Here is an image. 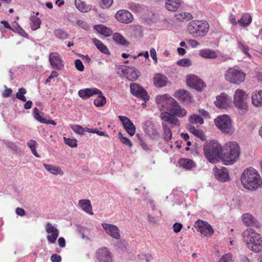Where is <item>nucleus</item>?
<instances>
[{
	"instance_id": "nucleus-1",
	"label": "nucleus",
	"mask_w": 262,
	"mask_h": 262,
	"mask_svg": "<svg viewBox=\"0 0 262 262\" xmlns=\"http://www.w3.org/2000/svg\"><path fill=\"white\" fill-rule=\"evenodd\" d=\"M156 100L159 107L162 110L168 111L178 117L182 118L187 114L186 111L181 107L173 98L167 94L157 96Z\"/></svg>"
},
{
	"instance_id": "nucleus-2",
	"label": "nucleus",
	"mask_w": 262,
	"mask_h": 262,
	"mask_svg": "<svg viewBox=\"0 0 262 262\" xmlns=\"http://www.w3.org/2000/svg\"><path fill=\"white\" fill-rule=\"evenodd\" d=\"M241 180L244 187L250 190H256L262 186V180L259 173L253 168L244 170Z\"/></svg>"
},
{
	"instance_id": "nucleus-3",
	"label": "nucleus",
	"mask_w": 262,
	"mask_h": 262,
	"mask_svg": "<svg viewBox=\"0 0 262 262\" xmlns=\"http://www.w3.org/2000/svg\"><path fill=\"white\" fill-rule=\"evenodd\" d=\"M243 238L247 247L254 253H259L262 251V236L252 229L245 230L243 234Z\"/></svg>"
},
{
	"instance_id": "nucleus-4",
	"label": "nucleus",
	"mask_w": 262,
	"mask_h": 262,
	"mask_svg": "<svg viewBox=\"0 0 262 262\" xmlns=\"http://www.w3.org/2000/svg\"><path fill=\"white\" fill-rule=\"evenodd\" d=\"M222 159L225 165L233 164L238 158L240 154L239 145L235 141H231L225 145L223 150Z\"/></svg>"
},
{
	"instance_id": "nucleus-5",
	"label": "nucleus",
	"mask_w": 262,
	"mask_h": 262,
	"mask_svg": "<svg viewBox=\"0 0 262 262\" xmlns=\"http://www.w3.org/2000/svg\"><path fill=\"white\" fill-rule=\"evenodd\" d=\"M203 150L206 158L211 163H215L218 158H222L223 149L216 141L207 142L204 145Z\"/></svg>"
},
{
	"instance_id": "nucleus-6",
	"label": "nucleus",
	"mask_w": 262,
	"mask_h": 262,
	"mask_svg": "<svg viewBox=\"0 0 262 262\" xmlns=\"http://www.w3.org/2000/svg\"><path fill=\"white\" fill-rule=\"evenodd\" d=\"M187 30L194 37H204L207 33L209 26L206 21L194 20L187 25Z\"/></svg>"
},
{
	"instance_id": "nucleus-7",
	"label": "nucleus",
	"mask_w": 262,
	"mask_h": 262,
	"mask_svg": "<svg viewBox=\"0 0 262 262\" xmlns=\"http://www.w3.org/2000/svg\"><path fill=\"white\" fill-rule=\"evenodd\" d=\"M217 127L224 134L231 135L234 131L230 118L226 115L218 116L214 119Z\"/></svg>"
},
{
	"instance_id": "nucleus-8",
	"label": "nucleus",
	"mask_w": 262,
	"mask_h": 262,
	"mask_svg": "<svg viewBox=\"0 0 262 262\" xmlns=\"http://www.w3.org/2000/svg\"><path fill=\"white\" fill-rule=\"evenodd\" d=\"M246 74L243 72L237 69L230 68L225 74V79L230 83L240 84L244 81Z\"/></svg>"
},
{
	"instance_id": "nucleus-9",
	"label": "nucleus",
	"mask_w": 262,
	"mask_h": 262,
	"mask_svg": "<svg viewBox=\"0 0 262 262\" xmlns=\"http://www.w3.org/2000/svg\"><path fill=\"white\" fill-rule=\"evenodd\" d=\"M247 95L241 89H237L235 91L234 95L233 104L235 106L241 110L247 111L248 105L246 102Z\"/></svg>"
},
{
	"instance_id": "nucleus-10",
	"label": "nucleus",
	"mask_w": 262,
	"mask_h": 262,
	"mask_svg": "<svg viewBox=\"0 0 262 262\" xmlns=\"http://www.w3.org/2000/svg\"><path fill=\"white\" fill-rule=\"evenodd\" d=\"M118 73L122 74L130 81L137 80L140 75L138 70L133 67H128L124 65L119 66L118 69Z\"/></svg>"
},
{
	"instance_id": "nucleus-11",
	"label": "nucleus",
	"mask_w": 262,
	"mask_h": 262,
	"mask_svg": "<svg viewBox=\"0 0 262 262\" xmlns=\"http://www.w3.org/2000/svg\"><path fill=\"white\" fill-rule=\"evenodd\" d=\"M95 258L98 262H113V254L106 247H102L96 252Z\"/></svg>"
},
{
	"instance_id": "nucleus-12",
	"label": "nucleus",
	"mask_w": 262,
	"mask_h": 262,
	"mask_svg": "<svg viewBox=\"0 0 262 262\" xmlns=\"http://www.w3.org/2000/svg\"><path fill=\"white\" fill-rule=\"evenodd\" d=\"M130 89L132 94L147 101L149 99V96L145 89L139 84L136 83L130 84Z\"/></svg>"
},
{
	"instance_id": "nucleus-13",
	"label": "nucleus",
	"mask_w": 262,
	"mask_h": 262,
	"mask_svg": "<svg viewBox=\"0 0 262 262\" xmlns=\"http://www.w3.org/2000/svg\"><path fill=\"white\" fill-rule=\"evenodd\" d=\"M194 227L202 234L205 236L211 235L213 233V229L207 222L201 220H198L194 224Z\"/></svg>"
},
{
	"instance_id": "nucleus-14",
	"label": "nucleus",
	"mask_w": 262,
	"mask_h": 262,
	"mask_svg": "<svg viewBox=\"0 0 262 262\" xmlns=\"http://www.w3.org/2000/svg\"><path fill=\"white\" fill-rule=\"evenodd\" d=\"M143 129L145 133L154 140L159 137V134L154 123L151 121L147 120L143 123Z\"/></svg>"
},
{
	"instance_id": "nucleus-15",
	"label": "nucleus",
	"mask_w": 262,
	"mask_h": 262,
	"mask_svg": "<svg viewBox=\"0 0 262 262\" xmlns=\"http://www.w3.org/2000/svg\"><path fill=\"white\" fill-rule=\"evenodd\" d=\"M187 85L198 91H201L205 86V83L198 77L190 75L187 79Z\"/></svg>"
},
{
	"instance_id": "nucleus-16",
	"label": "nucleus",
	"mask_w": 262,
	"mask_h": 262,
	"mask_svg": "<svg viewBox=\"0 0 262 262\" xmlns=\"http://www.w3.org/2000/svg\"><path fill=\"white\" fill-rule=\"evenodd\" d=\"M118 21L123 24H129L133 21L134 18L131 13L126 10H120L115 15Z\"/></svg>"
},
{
	"instance_id": "nucleus-17",
	"label": "nucleus",
	"mask_w": 262,
	"mask_h": 262,
	"mask_svg": "<svg viewBox=\"0 0 262 262\" xmlns=\"http://www.w3.org/2000/svg\"><path fill=\"white\" fill-rule=\"evenodd\" d=\"M174 116L176 115L171 113H169L168 111H167L160 114V118L163 121V122H168L171 124L172 126H180V121Z\"/></svg>"
},
{
	"instance_id": "nucleus-18",
	"label": "nucleus",
	"mask_w": 262,
	"mask_h": 262,
	"mask_svg": "<svg viewBox=\"0 0 262 262\" xmlns=\"http://www.w3.org/2000/svg\"><path fill=\"white\" fill-rule=\"evenodd\" d=\"M118 118L121 121L126 132L131 136H134L136 132V127L131 120L124 116H119Z\"/></svg>"
},
{
	"instance_id": "nucleus-19",
	"label": "nucleus",
	"mask_w": 262,
	"mask_h": 262,
	"mask_svg": "<svg viewBox=\"0 0 262 262\" xmlns=\"http://www.w3.org/2000/svg\"><path fill=\"white\" fill-rule=\"evenodd\" d=\"M101 225L109 235L117 239L120 238V230L116 226L107 223H102Z\"/></svg>"
},
{
	"instance_id": "nucleus-20",
	"label": "nucleus",
	"mask_w": 262,
	"mask_h": 262,
	"mask_svg": "<svg viewBox=\"0 0 262 262\" xmlns=\"http://www.w3.org/2000/svg\"><path fill=\"white\" fill-rule=\"evenodd\" d=\"M174 96L180 101L186 104L190 103L192 99L190 93L184 90H179L176 91Z\"/></svg>"
},
{
	"instance_id": "nucleus-21",
	"label": "nucleus",
	"mask_w": 262,
	"mask_h": 262,
	"mask_svg": "<svg viewBox=\"0 0 262 262\" xmlns=\"http://www.w3.org/2000/svg\"><path fill=\"white\" fill-rule=\"evenodd\" d=\"M215 178L221 182H226L229 180V176L227 168L223 167L219 169L216 167L213 169Z\"/></svg>"
},
{
	"instance_id": "nucleus-22",
	"label": "nucleus",
	"mask_w": 262,
	"mask_h": 262,
	"mask_svg": "<svg viewBox=\"0 0 262 262\" xmlns=\"http://www.w3.org/2000/svg\"><path fill=\"white\" fill-rule=\"evenodd\" d=\"M95 94H102V92L96 88L84 89L78 91L79 96L82 99H86Z\"/></svg>"
},
{
	"instance_id": "nucleus-23",
	"label": "nucleus",
	"mask_w": 262,
	"mask_h": 262,
	"mask_svg": "<svg viewBox=\"0 0 262 262\" xmlns=\"http://www.w3.org/2000/svg\"><path fill=\"white\" fill-rule=\"evenodd\" d=\"M49 61L53 68L61 69L64 66L60 56L57 53H51L49 56Z\"/></svg>"
},
{
	"instance_id": "nucleus-24",
	"label": "nucleus",
	"mask_w": 262,
	"mask_h": 262,
	"mask_svg": "<svg viewBox=\"0 0 262 262\" xmlns=\"http://www.w3.org/2000/svg\"><path fill=\"white\" fill-rule=\"evenodd\" d=\"M168 79L167 77L160 73H156L153 77L154 85L157 88H162L167 85Z\"/></svg>"
},
{
	"instance_id": "nucleus-25",
	"label": "nucleus",
	"mask_w": 262,
	"mask_h": 262,
	"mask_svg": "<svg viewBox=\"0 0 262 262\" xmlns=\"http://www.w3.org/2000/svg\"><path fill=\"white\" fill-rule=\"evenodd\" d=\"M183 2L181 0H166L165 6L166 9L171 12H174L182 5Z\"/></svg>"
},
{
	"instance_id": "nucleus-26",
	"label": "nucleus",
	"mask_w": 262,
	"mask_h": 262,
	"mask_svg": "<svg viewBox=\"0 0 262 262\" xmlns=\"http://www.w3.org/2000/svg\"><path fill=\"white\" fill-rule=\"evenodd\" d=\"M243 221L247 226H251L259 228V223L256 221L254 217L249 213H245L243 215Z\"/></svg>"
},
{
	"instance_id": "nucleus-27",
	"label": "nucleus",
	"mask_w": 262,
	"mask_h": 262,
	"mask_svg": "<svg viewBox=\"0 0 262 262\" xmlns=\"http://www.w3.org/2000/svg\"><path fill=\"white\" fill-rule=\"evenodd\" d=\"M227 95L223 93L217 96L214 102L215 106L220 108L226 107L227 105Z\"/></svg>"
},
{
	"instance_id": "nucleus-28",
	"label": "nucleus",
	"mask_w": 262,
	"mask_h": 262,
	"mask_svg": "<svg viewBox=\"0 0 262 262\" xmlns=\"http://www.w3.org/2000/svg\"><path fill=\"white\" fill-rule=\"evenodd\" d=\"M78 204L82 210L91 214H93L91 202L88 199H83L79 201Z\"/></svg>"
},
{
	"instance_id": "nucleus-29",
	"label": "nucleus",
	"mask_w": 262,
	"mask_h": 262,
	"mask_svg": "<svg viewBox=\"0 0 262 262\" xmlns=\"http://www.w3.org/2000/svg\"><path fill=\"white\" fill-rule=\"evenodd\" d=\"M252 101L254 105L260 106L262 105V91L254 92L252 96Z\"/></svg>"
},
{
	"instance_id": "nucleus-30",
	"label": "nucleus",
	"mask_w": 262,
	"mask_h": 262,
	"mask_svg": "<svg viewBox=\"0 0 262 262\" xmlns=\"http://www.w3.org/2000/svg\"><path fill=\"white\" fill-rule=\"evenodd\" d=\"M199 55L205 58L214 59L217 57V54L215 52L209 49L200 50Z\"/></svg>"
},
{
	"instance_id": "nucleus-31",
	"label": "nucleus",
	"mask_w": 262,
	"mask_h": 262,
	"mask_svg": "<svg viewBox=\"0 0 262 262\" xmlns=\"http://www.w3.org/2000/svg\"><path fill=\"white\" fill-rule=\"evenodd\" d=\"M75 5L76 8L81 12H87L91 9L90 5H87L81 0H75Z\"/></svg>"
},
{
	"instance_id": "nucleus-32",
	"label": "nucleus",
	"mask_w": 262,
	"mask_h": 262,
	"mask_svg": "<svg viewBox=\"0 0 262 262\" xmlns=\"http://www.w3.org/2000/svg\"><path fill=\"white\" fill-rule=\"evenodd\" d=\"M92 41L97 49L102 53L108 54L110 52L106 46H105L100 40L97 38H93Z\"/></svg>"
},
{
	"instance_id": "nucleus-33",
	"label": "nucleus",
	"mask_w": 262,
	"mask_h": 262,
	"mask_svg": "<svg viewBox=\"0 0 262 262\" xmlns=\"http://www.w3.org/2000/svg\"><path fill=\"white\" fill-rule=\"evenodd\" d=\"M113 40L118 44L128 47L129 42L126 40L124 37L120 33H115L113 35Z\"/></svg>"
},
{
	"instance_id": "nucleus-34",
	"label": "nucleus",
	"mask_w": 262,
	"mask_h": 262,
	"mask_svg": "<svg viewBox=\"0 0 262 262\" xmlns=\"http://www.w3.org/2000/svg\"><path fill=\"white\" fill-rule=\"evenodd\" d=\"M252 21V17L248 13L243 15L242 18L239 19L237 23L242 27L248 26Z\"/></svg>"
},
{
	"instance_id": "nucleus-35",
	"label": "nucleus",
	"mask_w": 262,
	"mask_h": 262,
	"mask_svg": "<svg viewBox=\"0 0 262 262\" xmlns=\"http://www.w3.org/2000/svg\"><path fill=\"white\" fill-rule=\"evenodd\" d=\"M187 129L194 136L203 140L204 137L203 131L201 129H197L191 124L186 126Z\"/></svg>"
},
{
	"instance_id": "nucleus-36",
	"label": "nucleus",
	"mask_w": 262,
	"mask_h": 262,
	"mask_svg": "<svg viewBox=\"0 0 262 262\" xmlns=\"http://www.w3.org/2000/svg\"><path fill=\"white\" fill-rule=\"evenodd\" d=\"M189 124H203L204 123L203 119L199 115L193 114L189 116L188 118Z\"/></svg>"
},
{
	"instance_id": "nucleus-37",
	"label": "nucleus",
	"mask_w": 262,
	"mask_h": 262,
	"mask_svg": "<svg viewBox=\"0 0 262 262\" xmlns=\"http://www.w3.org/2000/svg\"><path fill=\"white\" fill-rule=\"evenodd\" d=\"M176 19L181 21H188L193 18L191 14L188 12H184L175 14Z\"/></svg>"
},
{
	"instance_id": "nucleus-38",
	"label": "nucleus",
	"mask_w": 262,
	"mask_h": 262,
	"mask_svg": "<svg viewBox=\"0 0 262 262\" xmlns=\"http://www.w3.org/2000/svg\"><path fill=\"white\" fill-rule=\"evenodd\" d=\"M43 166L47 171L54 174L57 175V174H60V172H61L62 174L63 173L61 169L58 166H53L52 165H49L45 163L43 164Z\"/></svg>"
},
{
	"instance_id": "nucleus-39",
	"label": "nucleus",
	"mask_w": 262,
	"mask_h": 262,
	"mask_svg": "<svg viewBox=\"0 0 262 262\" xmlns=\"http://www.w3.org/2000/svg\"><path fill=\"white\" fill-rule=\"evenodd\" d=\"M179 164L182 167L186 169H190L195 166L193 161L187 159H181Z\"/></svg>"
},
{
	"instance_id": "nucleus-40",
	"label": "nucleus",
	"mask_w": 262,
	"mask_h": 262,
	"mask_svg": "<svg viewBox=\"0 0 262 262\" xmlns=\"http://www.w3.org/2000/svg\"><path fill=\"white\" fill-rule=\"evenodd\" d=\"M30 21L31 22V27L32 30H36L40 28L41 21L36 16H32L30 17Z\"/></svg>"
},
{
	"instance_id": "nucleus-41",
	"label": "nucleus",
	"mask_w": 262,
	"mask_h": 262,
	"mask_svg": "<svg viewBox=\"0 0 262 262\" xmlns=\"http://www.w3.org/2000/svg\"><path fill=\"white\" fill-rule=\"evenodd\" d=\"M27 145L31 149L32 153L33 154L34 156L37 158L40 157V156L38 155L36 150V147L37 146L38 144L35 140H30L27 142Z\"/></svg>"
},
{
	"instance_id": "nucleus-42",
	"label": "nucleus",
	"mask_w": 262,
	"mask_h": 262,
	"mask_svg": "<svg viewBox=\"0 0 262 262\" xmlns=\"http://www.w3.org/2000/svg\"><path fill=\"white\" fill-rule=\"evenodd\" d=\"M164 130V138L166 141H169L172 139V132L168 125L164 122L162 123Z\"/></svg>"
},
{
	"instance_id": "nucleus-43",
	"label": "nucleus",
	"mask_w": 262,
	"mask_h": 262,
	"mask_svg": "<svg viewBox=\"0 0 262 262\" xmlns=\"http://www.w3.org/2000/svg\"><path fill=\"white\" fill-rule=\"evenodd\" d=\"M129 9L135 12L140 13L141 12L143 9L141 5L135 2H129L128 3Z\"/></svg>"
},
{
	"instance_id": "nucleus-44",
	"label": "nucleus",
	"mask_w": 262,
	"mask_h": 262,
	"mask_svg": "<svg viewBox=\"0 0 262 262\" xmlns=\"http://www.w3.org/2000/svg\"><path fill=\"white\" fill-rule=\"evenodd\" d=\"M97 98L94 100V104L97 107L103 106L106 103V99L102 94H98Z\"/></svg>"
},
{
	"instance_id": "nucleus-45",
	"label": "nucleus",
	"mask_w": 262,
	"mask_h": 262,
	"mask_svg": "<svg viewBox=\"0 0 262 262\" xmlns=\"http://www.w3.org/2000/svg\"><path fill=\"white\" fill-rule=\"evenodd\" d=\"M98 31L106 36H109L111 34V30L103 25H97Z\"/></svg>"
},
{
	"instance_id": "nucleus-46",
	"label": "nucleus",
	"mask_w": 262,
	"mask_h": 262,
	"mask_svg": "<svg viewBox=\"0 0 262 262\" xmlns=\"http://www.w3.org/2000/svg\"><path fill=\"white\" fill-rule=\"evenodd\" d=\"M54 34L56 37L62 39H67L69 36L68 34L66 32L59 29L55 30Z\"/></svg>"
},
{
	"instance_id": "nucleus-47",
	"label": "nucleus",
	"mask_w": 262,
	"mask_h": 262,
	"mask_svg": "<svg viewBox=\"0 0 262 262\" xmlns=\"http://www.w3.org/2000/svg\"><path fill=\"white\" fill-rule=\"evenodd\" d=\"M27 93V90L24 88L18 89V92L16 94V97L20 100L26 102L27 99L24 95Z\"/></svg>"
},
{
	"instance_id": "nucleus-48",
	"label": "nucleus",
	"mask_w": 262,
	"mask_h": 262,
	"mask_svg": "<svg viewBox=\"0 0 262 262\" xmlns=\"http://www.w3.org/2000/svg\"><path fill=\"white\" fill-rule=\"evenodd\" d=\"M46 231L48 233H59L58 230L57 229V228L55 226H54L51 223L48 222L47 224L46 225L45 227Z\"/></svg>"
},
{
	"instance_id": "nucleus-49",
	"label": "nucleus",
	"mask_w": 262,
	"mask_h": 262,
	"mask_svg": "<svg viewBox=\"0 0 262 262\" xmlns=\"http://www.w3.org/2000/svg\"><path fill=\"white\" fill-rule=\"evenodd\" d=\"M63 140L65 144H67L71 147H76L77 146V140L75 139H71L69 138L64 137Z\"/></svg>"
},
{
	"instance_id": "nucleus-50",
	"label": "nucleus",
	"mask_w": 262,
	"mask_h": 262,
	"mask_svg": "<svg viewBox=\"0 0 262 262\" xmlns=\"http://www.w3.org/2000/svg\"><path fill=\"white\" fill-rule=\"evenodd\" d=\"M177 64L183 67H189L191 65V60L188 58H183L177 62Z\"/></svg>"
},
{
	"instance_id": "nucleus-51",
	"label": "nucleus",
	"mask_w": 262,
	"mask_h": 262,
	"mask_svg": "<svg viewBox=\"0 0 262 262\" xmlns=\"http://www.w3.org/2000/svg\"><path fill=\"white\" fill-rule=\"evenodd\" d=\"M4 143L13 151L17 152L18 150V147L13 142L5 140Z\"/></svg>"
},
{
	"instance_id": "nucleus-52",
	"label": "nucleus",
	"mask_w": 262,
	"mask_h": 262,
	"mask_svg": "<svg viewBox=\"0 0 262 262\" xmlns=\"http://www.w3.org/2000/svg\"><path fill=\"white\" fill-rule=\"evenodd\" d=\"M120 141L124 144L128 146L129 148L133 146L132 142L127 138L124 137L121 133L119 134Z\"/></svg>"
},
{
	"instance_id": "nucleus-53",
	"label": "nucleus",
	"mask_w": 262,
	"mask_h": 262,
	"mask_svg": "<svg viewBox=\"0 0 262 262\" xmlns=\"http://www.w3.org/2000/svg\"><path fill=\"white\" fill-rule=\"evenodd\" d=\"M113 2V0H100L99 4L103 9H105L110 7Z\"/></svg>"
},
{
	"instance_id": "nucleus-54",
	"label": "nucleus",
	"mask_w": 262,
	"mask_h": 262,
	"mask_svg": "<svg viewBox=\"0 0 262 262\" xmlns=\"http://www.w3.org/2000/svg\"><path fill=\"white\" fill-rule=\"evenodd\" d=\"M59 233H53L51 235H48L47 238L49 243L54 244L58 237Z\"/></svg>"
},
{
	"instance_id": "nucleus-55",
	"label": "nucleus",
	"mask_w": 262,
	"mask_h": 262,
	"mask_svg": "<svg viewBox=\"0 0 262 262\" xmlns=\"http://www.w3.org/2000/svg\"><path fill=\"white\" fill-rule=\"evenodd\" d=\"M136 136L138 137L139 140V144L142 147L143 149L145 151H150V148L147 146V145L145 143V142L143 140V139L141 138V136L139 134H137Z\"/></svg>"
},
{
	"instance_id": "nucleus-56",
	"label": "nucleus",
	"mask_w": 262,
	"mask_h": 262,
	"mask_svg": "<svg viewBox=\"0 0 262 262\" xmlns=\"http://www.w3.org/2000/svg\"><path fill=\"white\" fill-rule=\"evenodd\" d=\"M71 128L76 133L79 135H83L84 131V129L81 126L79 125H72L71 126Z\"/></svg>"
},
{
	"instance_id": "nucleus-57",
	"label": "nucleus",
	"mask_w": 262,
	"mask_h": 262,
	"mask_svg": "<svg viewBox=\"0 0 262 262\" xmlns=\"http://www.w3.org/2000/svg\"><path fill=\"white\" fill-rule=\"evenodd\" d=\"M15 25L16 26V28L15 29V30L14 31H17L20 35H21L23 37H27L28 36V34L24 30H23L17 23H14Z\"/></svg>"
},
{
	"instance_id": "nucleus-58",
	"label": "nucleus",
	"mask_w": 262,
	"mask_h": 262,
	"mask_svg": "<svg viewBox=\"0 0 262 262\" xmlns=\"http://www.w3.org/2000/svg\"><path fill=\"white\" fill-rule=\"evenodd\" d=\"M238 48L239 50H241L243 52H244L245 54L249 56H250V55L248 53L249 47L248 46H246L244 45L240 42H238Z\"/></svg>"
},
{
	"instance_id": "nucleus-59",
	"label": "nucleus",
	"mask_w": 262,
	"mask_h": 262,
	"mask_svg": "<svg viewBox=\"0 0 262 262\" xmlns=\"http://www.w3.org/2000/svg\"><path fill=\"white\" fill-rule=\"evenodd\" d=\"M75 66L77 70L82 72L84 70V66L80 59H76L75 61Z\"/></svg>"
},
{
	"instance_id": "nucleus-60",
	"label": "nucleus",
	"mask_w": 262,
	"mask_h": 262,
	"mask_svg": "<svg viewBox=\"0 0 262 262\" xmlns=\"http://www.w3.org/2000/svg\"><path fill=\"white\" fill-rule=\"evenodd\" d=\"M148 221L152 224H156L159 221L157 216H154L150 213H148L147 215Z\"/></svg>"
},
{
	"instance_id": "nucleus-61",
	"label": "nucleus",
	"mask_w": 262,
	"mask_h": 262,
	"mask_svg": "<svg viewBox=\"0 0 262 262\" xmlns=\"http://www.w3.org/2000/svg\"><path fill=\"white\" fill-rule=\"evenodd\" d=\"M232 255L230 253H227L220 259L219 262H230L231 260Z\"/></svg>"
},
{
	"instance_id": "nucleus-62",
	"label": "nucleus",
	"mask_w": 262,
	"mask_h": 262,
	"mask_svg": "<svg viewBox=\"0 0 262 262\" xmlns=\"http://www.w3.org/2000/svg\"><path fill=\"white\" fill-rule=\"evenodd\" d=\"M76 24L81 28H83L85 30L90 29L89 26L88 25V24L83 21L82 20H77L76 21Z\"/></svg>"
},
{
	"instance_id": "nucleus-63",
	"label": "nucleus",
	"mask_w": 262,
	"mask_h": 262,
	"mask_svg": "<svg viewBox=\"0 0 262 262\" xmlns=\"http://www.w3.org/2000/svg\"><path fill=\"white\" fill-rule=\"evenodd\" d=\"M183 227L181 223H175L173 225V231L176 233L179 232Z\"/></svg>"
},
{
	"instance_id": "nucleus-64",
	"label": "nucleus",
	"mask_w": 262,
	"mask_h": 262,
	"mask_svg": "<svg viewBox=\"0 0 262 262\" xmlns=\"http://www.w3.org/2000/svg\"><path fill=\"white\" fill-rule=\"evenodd\" d=\"M51 260L52 262H60L61 260V257L60 256L56 254H53L51 257Z\"/></svg>"
}]
</instances>
